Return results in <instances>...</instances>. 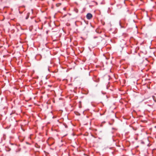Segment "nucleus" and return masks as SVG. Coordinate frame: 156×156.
Here are the masks:
<instances>
[{"mask_svg":"<svg viewBox=\"0 0 156 156\" xmlns=\"http://www.w3.org/2000/svg\"><path fill=\"white\" fill-rule=\"evenodd\" d=\"M92 17V15L90 13H88L86 15V17L88 20L90 19Z\"/></svg>","mask_w":156,"mask_h":156,"instance_id":"obj_1","label":"nucleus"},{"mask_svg":"<svg viewBox=\"0 0 156 156\" xmlns=\"http://www.w3.org/2000/svg\"><path fill=\"white\" fill-rule=\"evenodd\" d=\"M30 13L29 12H28L27 14V16H26V19L27 20V19H28L29 17V15H30Z\"/></svg>","mask_w":156,"mask_h":156,"instance_id":"obj_2","label":"nucleus"},{"mask_svg":"<svg viewBox=\"0 0 156 156\" xmlns=\"http://www.w3.org/2000/svg\"><path fill=\"white\" fill-rule=\"evenodd\" d=\"M6 150L7 151H9L11 150V149L9 147H8L6 149Z\"/></svg>","mask_w":156,"mask_h":156,"instance_id":"obj_3","label":"nucleus"},{"mask_svg":"<svg viewBox=\"0 0 156 156\" xmlns=\"http://www.w3.org/2000/svg\"><path fill=\"white\" fill-rule=\"evenodd\" d=\"M119 25L120 26L121 28H123V27L122 26V25L121 24L120 20L119 21Z\"/></svg>","mask_w":156,"mask_h":156,"instance_id":"obj_4","label":"nucleus"},{"mask_svg":"<svg viewBox=\"0 0 156 156\" xmlns=\"http://www.w3.org/2000/svg\"><path fill=\"white\" fill-rule=\"evenodd\" d=\"M65 128H67V126L66 124H64Z\"/></svg>","mask_w":156,"mask_h":156,"instance_id":"obj_5","label":"nucleus"},{"mask_svg":"<svg viewBox=\"0 0 156 156\" xmlns=\"http://www.w3.org/2000/svg\"><path fill=\"white\" fill-rule=\"evenodd\" d=\"M100 38V39L101 38L100 37H94V38Z\"/></svg>","mask_w":156,"mask_h":156,"instance_id":"obj_6","label":"nucleus"},{"mask_svg":"<svg viewBox=\"0 0 156 156\" xmlns=\"http://www.w3.org/2000/svg\"><path fill=\"white\" fill-rule=\"evenodd\" d=\"M112 129H115V128H112Z\"/></svg>","mask_w":156,"mask_h":156,"instance_id":"obj_7","label":"nucleus"},{"mask_svg":"<svg viewBox=\"0 0 156 156\" xmlns=\"http://www.w3.org/2000/svg\"><path fill=\"white\" fill-rule=\"evenodd\" d=\"M48 70L49 71V72H50L49 69V68H48Z\"/></svg>","mask_w":156,"mask_h":156,"instance_id":"obj_8","label":"nucleus"},{"mask_svg":"<svg viewBox=\"0 0 156 156\" xmlns=\"http://www.w3.org/2000/svg\"><path fill=\"white\" fill-rule=\"evenodd\" d=\"M105 122H103V123H105Z\"/></svg>","mask_w":156,"mask_h":156,"instance_id":"obj_9","label":"nucleus"}]
</instances>
